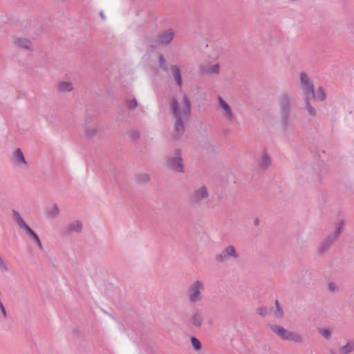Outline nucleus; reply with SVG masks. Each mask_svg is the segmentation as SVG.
<instances>
[{"label": "nucleus", "instance_id": "obj_3", "mask_svg": "<svg viewBox=\"0 0 354 354\" xmlns=\"http://www.w3.org/2000/svg\"><path fill=\"white\" fill-rule=\"evenodd\" d=\"M269 327L273 333L277 334L283 340L291 341L297 344H301L304 342L302 335L296 332L287 330L280 325L271 324Z\"/></svg>", "mask_w": 354, "mask_h": 354}, {"label": "nucleus", "instance_id": "obj_34", "mask_svg": "<svg viewBox=\"0 0 354 354\" xmlns=\"http://www.w3.org/2000/svg\"><path fill=\"white\" fill-rule=\"evenodd\" d=\"M138 106V102L136 98H133L128 102V106L131 109H135Z\"/></svg>", "mask_w": 354, "mask_h": 354}, {"label": "nucleus", "instance_id": "obj_36", "mask_svg": "<svg viewBox=\"0 0 354 354\" xmlns=\"http://www.w3.org/2000/svg\"><path fill=\"white\" fill-rule=\"evenodd\" d=\"M0 309H1V311L3 317H6V308L1 300H0Z\"/></svg>", "mask_w": 354, "mask_h": 354}, {"label": "nucleus", "instance_id": "obj_28", "mask_svg": "<svg viewBox=\"0 0 354 354\" xmlns=\"http://www.w3.org/2000/svg\"><path fill=\"white\" fill-rule=\"evenodd\" d=\"M220 67L218 64H215L214 65L209 66L207 67L205 72L207 73H215L218 74L219 73Z\"/></svg>", "mask_w": 354, "mask_h": 354}, {"label": "nucleus", "instance_id": "obj_27", "mask_svg": "<svg viewBox=\"0 0 354 354\" xmlns=\"http://www.w3.org/2000/svg\"><path fill=\"white\" fill-rule=\"evenodd\" d=\"M275 306L276 310L274 312V315L277 317L281 318L283 317V310L282 308L280 306L279 302L278 300H275Z\"/></svg>", "mask_w": 354, "mask_h": 354}, {"label": "nucleus", "instance_id": "obj_24", "mask_svg": "<svg viewBox=\"0 0 354 354\" xmlns=\"http://www.w3.org/2000/svg\"><path fill=\"white\" fill-rule=\"evenodd\" d=\"M136 179L137 183L140 184H145L149 181L150 177L149 174L142 173L137 174L136 176Z\"/></svg>", "mask_w": 354, "mask_h": 354}, {"label": "nucleus", "instance_id": "obj_38", "mask_svg": "<svg viewBox=\"0 0 354 354\" xmlns=\"http://www.w3.org/2000/svg\"><path fill=\"white\" fill-rule=\"evenodd\" d=\"M100 17H101L103 19H105V16H104V12H100Z\"/></svg>", "mask_w": 354, "mask_h": 354}, {"label": "nucleus", "instance_id": "obj_29", "mask_svg": "<svg viewBox=\"0 0 354 354\" xmlns=\"http://www.w3.org/2000/svg\"><path fill=\"white\" fill-rule=\"evenodd\" d=\"M85 134L88 138H93L97 134V129L93 127H88L85 130Z\"/></svg>", "mask_w": 354, "mask_h": 354}, {"label": "nucleus", "instance_id": "obj_6", "mask_svg": "<svg viewBox=\"0 0 354 354\" xmlns=\"http://www.w3.org/2000/svg\"><path fill=\"white\" fill-rule=\"evenodd\" d=\"M344 225L342 221H339L336 227L335 230L330 234L328 235L319 245L317 252L319 254H324L332 246L335 241L339 238Z\"/></svg>", "mask_w": 354, "mask_h": 354}, {"label": "nucleus", "instance_id": "obj_32", "mask_svg": "<svg viewBox=\"0 0 354 354\" xmlns=\"http://www.w3.org/2000/svg\"><path fill=\"white\" fill-rule=\"evenodd\" d=\"M318 331L322 337L327 339L331 337V332L328 328H319Z\"/></svg>", "mask_w": 354, "mask_h": 354}, {"label": "nucleus", "instance_id": "obj_9", "mask_svg": "<svg viewBox=\"0 0 354 354\" xmlns=\"http://www.w3.org/2000/svg\"><path fill=\"white\" fill-rule=\"evenodd\" d=\"M303 97H315V89L312 80L305 72L299 75Z\"/></svg>", "mask_w": 354, "mask_h": 354}, {"label": "nucleus", "instance_id": "obj_2", "mask_svg": "<svg viewBox=\"0 0 354 354\" xmlns=\"http://www.w3.org/2000/svg\"><path fill=\"white\" fill-rule=\"evenodd\" d=\"M292 97L288 93H283L279 98V105L281 122L286 127L290 122V112L292 109Z\"/></svg>", "mask_w": 354, "mask_h": 354}, {"label": "nucleus", "instance_id": "obj_10", "mask_svg": "<svg viewBox=\"0 0 354 354\" xmlns=\"http://www.w3.org/2000/svg\"><path fill=\"white\" fill-rule=\"evenodd\" d=\"M187 320L192 328H201L205 322L203 312L201 309L194 308L189 315Z\"/></svg>", "mask_w": 354, "mask_h": 354}, {"label": "nucleus", "instance_id": "obj_26", "mask_svg": "<svg viewBox=\"0 0 354 354\" xmlns=\"http://www.w3.org/2000/svg\"><path fill=\"white\" fill-rule=\"evenodd\" d=\"M158 64H159V67L162 71H167V70H168L167 64V62H166L162 54H160L158 55Z\"/></svg>", "mask_w": 354, "mask_h": 354}, {"label": "nucleus", "instance_id": "obj_18", "mask_svg": "<svg viewBox=\"0 0 354 354\" xmlns=\"http://www.w3.org/2000/svg\"><path fill=\"white\" fill-rule=\"evenodd\" d=\"M170 72L176 82V84L181 88L183 80L180 68L177 65H171L170 66Z\"/></svg>", "mask_w": 354, "mask_h": 354}, {"label": "nucleus", "instance_id": "obj_8", "mask_svg": "<svg viewBox=\"0 0 354 354\" xmlns=\"http://www.w3.org/2000/svg\"><path fill=\"white\" fill-rule=\"evenodd\" d=\"M240 254L233 245L225 247L222 251L215 256V261L219 263H226L230 260L239 259Z\"/></svg>", "mask_w": 354, "mask_h": 354}, {"label": "nucleus", "instance_id": "obj_15", "mask_svg": "<svg viewBox=\"0 0 354 354\" xmlns=\"http://www.w3.org/2000/svg\"><path fill=\"white\" fill-rule=\"evenodd\" d=\"M12 161L14 164L18 167L27 165V162L21 149L17 148L15 150L12 155Z\"/></svg>", "mask_w": 354, "mask_h": 354}, {"label": "nucleus", "instance_id": "obj_17", "mask_svg": "<svg viewBox=\"0 0 354 354\" xmlns=\"http://www.w3.org/2000/svg\"><path fill=\"white\" fill-rule=\"evenodd\" d=\"M73 88V84L70 82L59 81L56 84V91L59 93L71 92Z\"/></svg>", "mask_w": 354, "mask_h": 354}, {"label": "nucleus", "instance_id": "obj_23", "mask_svg": "<svg viewBox=\"0 0 354 354\" xmlns=\"http://www.w3.org/2000/svg\"><path fill=\"white\" fill-rule=\"evenodd\" d=\"M46 214L48 218H55L59 214V209L57 205L54 204L48 208Z\"/></svg>", "mask_w": 354, "mask_h": 354}, {"label": "nucleus", "instance_id": "obj_19", "mask_svg": "<svg viewBox=\"0 0 354 354\" xmlns=\"http://www.w3.org/2000/svg\"><path fill=\"white\" fill-rule=\"evenodd\" d=\"M315 97H303L304 102V109L307 111L308 114L311 117H315L317 115V110L310 102V100Z\"/></svg>", "mask_w": 354, "mask_h": 354}, {"label": "nucleus", "instance_id": "obj_35", "mask_svg": "<svg viewBox=\"0 0 354 354\" xmlns=\"http://www.w3.org/2000/svg\"><path fill=\"white\" fill-rule=\"evenodd\" d=\"M346 33L354 35V25H350L346 28Z\"/></svg>", "mask_w": 354, "mask_h": 354}, {"label": "nucleus", "instance_id": "obj_39", "mask_svg": "<svg viewBox=\"0 0 354 354\" xmlns=\"http://www.w3.org/2000/svg\"><path fill=\"white\" fill-rule=\"evenodd\" d=\"M254 224H255L256 225H257L259 224V220H258V219H256V220L254 221Z\"/></svg>", "mask_w": 354, "mask_h": 354}, {"label": "nucleus", "instance_id": "obj_31", "mask_svg": "<svg viewBox=\"0 0 354 354\" xmlns=\"http://www.w3.org/2000/svg\"><path fill=\"white\" fill-rule=\"evenodd\" d=\"M191 342H192V344L193 347L194 348V349L196 351H198V350H200L201 348V347H202L201 343L199 341V339H197L196 337H191Z\"/></svg>", "mask_w": 354, "mask_h": 354}, {"label": "nucleus", "instance_id": "obj_12", "mask_svg": "<svg viewBox=\"0 0 354 354\" xmlns=\"http://www.w3.org/2000/svg\"><path fill=\"white\" fill-rule=\"evenodd\" d=\"M209 197V192L205 185L201 186L196 189L192 194L190 196V201L193 204L200 203L205 199Z\"/></svg>", "mask_w": 354, "mask_h": 354}, {"label": "nucleus", "instance_id": "obj_40", "mask_svg": "<svg viewBox=\"0 0 354 354\" xmlns=\"http://www.w3.org/2000/svg\"><path fill=\"white\" fill-rule=\"evenodd\" d=\"M138 135H139L138 132L136 131L134 133L135 137L137 138L138 136Z\"/></svg>", "mask_w": 354, "mask_h": 354}, {"label": "nucleus", "instance_id": "obj_7", "mask_svg": "<svg viewBox=\"0 0 354 354\" xmlns=\"http://www.w3.org/2000/svg\"><path fill=\"white\" fill-rule=\"evenodd\" d=\"M175 37V31L172 28H168L160 32L150 43V46L156 48L158 46H166L169 45Z\"/></svg>", "mask_w": 354, "mask_h": 354}, {"label": "nucleus", "instance_id": "obj_20", "mask_svg": "<svg viewBox=\"0 0 354 354\" xmlns=\"http://www.w3.org/2000/svg\"><path fill=\"white\" fill-rule=\"evenodd\" d=\"M26 234L33 240L38 248L41 251H44V247L39 236L30 227L25 230Z\"/></svg>", "mask_w": 354, "mask_h": 354}, {"label": "nucleus", "instance_id": "obj_5", "mask_svg": "<svg viewBox=\"0 0 354 354\" xmlns=\"http://www.w3.org/2000/svg\"><path fill=\"white\" fill-rule=\"evenodd\" d=\"M167 167L176 172L184 173L185 164L183 158L182 151L176 149L167 158Z\"/></svg>", "mask_w": 354, "mask_h": 354}, {"label": "nucleus", "instance_id": "obj_14", "mask_svg": "<svg viewBox=\"0 0 354 354\" xmlns=\"http://www.w3.org/2000/svg\"><path fill=\"white\" fill-rule=\"evenodd\" d=\"M82 230V223L79 221H73L66 224L62 228V233L64 235H69L74 233H80Z\"/></svg>", "mask_w": 354, "mask_h": 354}, {"label": "nucleus", "instance_id": "obj_4", "mask_svg": "<svg viewBox=\"0 0 354 354\" xmlns=\"http://www.w3.org/2000/svg\"><path fill=\"white\" fill-rule=\"evenodd\" d=\"M205 291V284L201 280L194 281L188 287L187 297L191 304L201 302L203 299V293Z\"/></svg>", "mask_w": 354, "mask_h": 354}, {"label": "nucleus", "instance_id": "obj_37", "mask_svg": "<svg viewBox=\"0 0 354 354\" xmlns=\"http://www.w3.org/2000/svg\"><path fill=\"white\" fill-rule=\"evenodd\" d=\"M337 287L335 286V284L334 283H329L328 284V289L331 291V292H333L336 290Z\"/></svg>", "mask_w": 354, "mask_h": 354}, {"label": "nucleus", "instance_id": "obj_16", "mask_svg": "<svg viewBox=\"0 0 354 354\" xmlns=\"http://www.w3.org/2000/svg\"><path fill=\"white\" fill-rule=\"evenodd\" d=\"M272 165V159L266 149L263 150V154L259 160V167L261 169H267Z\"/></svg>", "mask_w": 354, "mask_h": 354}, {"label": "nucleus", "instance_id": "obj_11", "mask_svg": "<svg viewBox=\"0 0 354 354\" xmlns=\"http://www.w3.org/2000/svg\"><path fill=\"white\" fill-rule=\"evenodd\" d=\"M219 106L221 109L222 115L226 119V120L232 124L236 120V116L234 114L230 106L222 98L218 96V97Z\"/></svg>", "mask_w": 354, "mask_h": 354}, {"label": "nucleus", "instance_id": "obj_21", "mask_svg": "<svg viewBox=\"0 0 354 354\" xmlns=\"http://www.w3.org/2000/svg\"><path fill=\"white\" fill-rule=\"evenodd\" d=\"M12 217L15 219V221L18 223L20 228H21L24 230H26L29 227V226L26 224V223L24 221L22 218L21 214L19 212L16 210L12 211Z\"/></svg>", "mask_w": 354, "mask_h": 354}, {"label": "nucleus", "instance_id": "obj_25", "mask_svg": "<svg viewBox=\"0 0 354 354\" xmlns=\"http://www.w3.org/2000/svg\"><path fill=\"white\" fill-rule=\"evenodd\" d=\"M326 97L325 91L323 87L319 86L315 91V97L319 101H324Z\"/></svg>", "mask_w": 354, "mask_h": 354}, {"label": "nucleus", "instance_id": "obj_22", "mask_svg": "<svg viewBox=\"0 0 354 354\" xmlns=\"http://www.w3.org/2000/svg\"><path fill=\"white\" fill-rule=\"evenodd\" d=\"M354 351V342H348L339 348V354H349Z\"/></svg>", "mask_w": 354, "mask_h": 354}, {"label": "nucleus", "instance_id": "obj_30", "mask_svg": "<svg viewBox=\"0 0 354 354\" xmlns=\"http://www.w3.org/2000/svg\"><path fill=\"white\" fill-rule=\"evenodd\" d=\"M0 271L2 273H6L9 272V267L7 263L0 256Z\"/></svg>", "mask_w": 354, "mask_h": 354}, {"label": "nucleus", "instance_id": "obj_1", "mask_svg": "<svg viewBox=\"0 0 354 354\" xmlns=\"http://www.w3.org/2000/svg\"><path fill=\"white\" fill-rule=\"evenodd\" d=\"M170 113L174 121L173 136L180 138L185 131V124L189 120L191 116V102L188 96L185 94L183 100L179 102L176 99H172L169 104Z\"/></svg>", "mask_w": 354, "mask_h": 354}, {"label": "nucleus", "instance_id": "obj_13", "mask_svg": "<svg viewBox=\"0 0 354 354\" xmlns=\"http://www.w3.org/2000/svg\"><path fill=\"white\" fill-rule=\"evenodd\" d=\"M13 45L15 48H19L21 50H26L28 51H33L34 46L32 41L26 38L23 37H16L13 39Z\"/></svg>", "mask_w": 354, "mask_h": 354}, {"label": "nucleus", "instance_id": "obj_33", "mask_svg": "<svg viewBox=\"0 0 354 354\" xmlns=\"http://www.w3.org/2000/svg\"><path fill=\"white\" fill-rule=\"evenodd\" d=\"M257 313L261 317H265L268 314V309L266 307H259L257 309Z\"/></svg>", "mask_w": 354, "mask_h": 354}]
</instances>
